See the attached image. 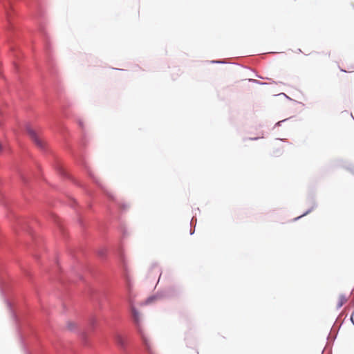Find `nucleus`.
Listing matches in <instances>:
<instances>
[{"instance_id":"obj_2","label":"nucleus","mask_w":354,"mask_h":354,"mask_svg":"<svg viewBox=\"0 0 354 354\" xmlns=\"http://www.w3.org/2000/svg\"><path fill=\"white\" fill-rule=\"evenodd\" d=\"M27 132L29 134V136H30V138L32 139V140L36 143L37 145H38L40 147H43L42 140L39 138L36 132L32 129L28 127Z\"/></svg>"},{"instance_id":"obj_3","label":"nucleus","mask_w":354,"mask_h":354,"mask_svg":"<svg viewBox=\"0 0 354 354\" xmlns=\"http://www.w3.org/2000/svg\"><path fill=\"white\" fill-rule=\"evenodd\" d=\"M115 342L116 344L122 347V348H124L126 344H127V338L126 337H124V335H121V334H116L115 335Z\"/></svg>"},{"instance_id":"obj_5","label":"nucleus","mask_w":354,"mask_h":354,"mask_svg":"<svg viewBox=\"0 0 354 354\" xmlns=\"http://www.w3.org/2000/svg\"><path fill=\"white\" fill-rule=\"evenodd\" d=\"M121 260H122V263H123V268H124V269L125 270V271H127V265H126V263H125V260H124V257H121Z\"/></svg>"},{"instance_id":"obj_7","label":"nucleus","mask_w":354,"mask_h":354,"mask_svg":"<svg viewBox=\"0 0 354 354\" xmlns=\"http://www.w3.org/2000/svg\"><path fill=\"white\" fill-rule=\"evenodd\" d=\"M352 6H353V7L354 8V4H353Z\"/></svg>"},{"instance_id":"obj_6","label":"nucleus","mask_w":354,"mask_h":354,"mask_svg":"<svg viewBox=\"0 0 354 354\" xmlns=\"http://www.w3.org/2000/svg\"><path fill=\"white\" fill-rule=\"evenodd\" d=\"M351 321L353 322V323L354 324V321H353V316L351 317Z\"/></svg>"},{"instance_id":"obj_4","label":"nucleus","mask_w":354,"mask_h":354,"mask_svg":"<svg viewBox=\"0 0 354 354\" xmlns=\"http://www.w3.org/2000/svg\"><path fill=\"white\" fill-rule=\"evenodd\" d=\"M347 301V298L341 295L338 297L337 302V308H341L346 302Z\"/></svg>"},{"instance_id":"obj_1","label":"nucleus","mask_w":354,"mask_h":354,"mask_svg":"<svg viewBox=\"0 0 354 354\" xmlns=\"http://www.w3.org/2000/svg\"><path fill=\"white\" fill-rule=\"evenodd\" d=\"M132 315L133 317V320L137 326V328L138 333L142 339V344L145 346V348L148 354H158L153 347V345L149 337V335L143 330L140 324V315L138 312L134 308L131 309Z\"/></svg>"}]
</instances>
